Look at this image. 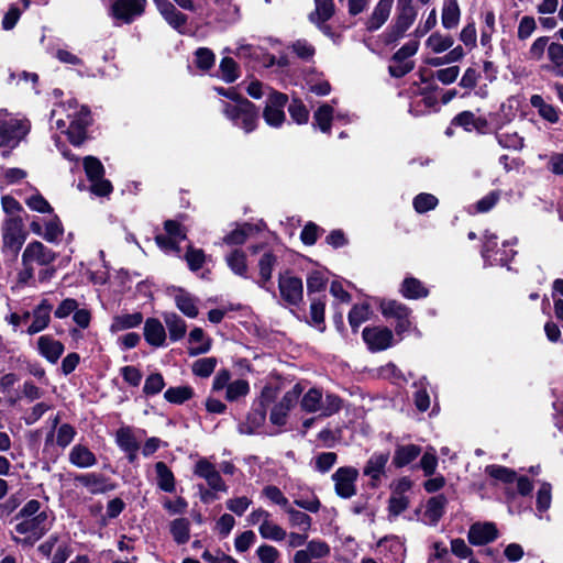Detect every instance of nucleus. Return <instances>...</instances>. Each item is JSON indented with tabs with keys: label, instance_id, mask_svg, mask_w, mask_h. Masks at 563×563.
I'll return each mask as SVG.
<instances>
[{
	"label": "nucleus",
	"instance_id": "obj_1",
	"mask_svg": "<svg viewBox=\"0 0 563 563\" xmlns=\"http://www.w3.org/2000/svg\"><path fill=\"white\" fill-rule=\"evenodd\" d=\"M51 122L57 130L66 133L74 145H80L86 139V129L90 123V112L87 107L76 100L56 104L51 112Z\"/></svg>",
	"mask_w": 563,
	"mask_h": 563
},
{
	"label": "nucleus",
	"instance_id": "obj_2",
	"mask_svg": "<svg viewBox=\"0 0 563 563\" xmlns=\"http://www.w3.org/2000/svg\"><path fill=\"white\" fill-rule=\"evenodd\" d=\"M222 102V113L234 126L242 129L246 134L254 132L260 123V108L245 98L239 104Z\"/></svg>",
	"mask_w": 563,
	"mask_h": 563
},
{
	"label": "nucleus",
	"instance_id": "obj_3",
	"mask_svg": "<svg viewBox=\"0 0 563 563\" xmlns=\"http://www.w3.org/2000/svg\"><path fill=\"white\" fill-rule=\"evenodd\" d=\"M52 527V519L47 512H40L33 518L19 519L12 532L16 543L33 545Z\"/></svg>",
	"mask_w": 563,
	"mask_h": 563
},
{
	"label": "nucleus",
	"instance_id": "obj_4",
	"mask_svg": "<svg viewBox=\"0 0 563 563\" xmlns=\"http://www.w3.org/2000/svg\"><path fill=\"white\" fill-rule=\"evenodd\" d=\"M30 131V123L25 119H20L0 110V143L3 146L14 148L26 136Z\"/></svg>",
	"mask_w": 563,
	"mask_h": 563
},
{
	"label": "nucleus",
	"instance_id": "obj_5",
	"mask_svg": "<svg viewBox=\"0 0 563 563\" xmlns=\"http://www.w3.org/2000/svg\"><path fill=\"white\" fill-rule=\"evenodd\" d=\"M30 230L35 235L48 243L60 242L64 235V227L58 216L51 213L48 217H33L30 221Z\"/></svg>",
	"mask_w": 563,
	"mask_h": 563
},
{
	"label": "nucleus",
	"instance_id": "obj_6",
	"mask_svg": "<svg viewBox=\"0 0 563 563\" xmlns=\"http://www.w3.org/2000/svg\"><path fill=\"white\" fill-rule=\"evenodd\" d=\"M84 169L90 181V191L93 195L104 197L111 194L112 185L103 177L104 167L97 157L86 156L84 158Z\"/></svg>",
	"mask_w": 563,
	"mask_h": 563
},
{
	"label": "nucleus",
	"instance_id": "obj_7",
	"mask_svg": "<svg viewBox=\"0 0 563 563\" xmlns=\"http://www.w3.org/2000/svg\"><path fill=\"white\" fill-rule=\"evenodd\" d=\"M278 289L282 299L289 306L298 307L303 301V283L291 271L285 269L278 274Z\"/></svg>",
	"mask_w": 563,
	"mask_h": 563
},
{
	"label": "nucleus",
	"instance_id": "obj_8",
	"mask_svg": "<svg viewBox=\"0 0 563 563\" xmlns=\"http://www.w3.org/2000/svg\"><path fill=\"white\" fill-rule=\"evenodd\" d=\"M289 98L286 93L272 89L263 110V119L272 128H280L286 121L285 107Z\"/></svg>",
	"mask_w": 563,
	"mask_h": 563
},
{
	"label": "nucleus",
	"instance_id": "obj_9",
	"mask_svg": "<svg viewBox=\"0 0 563 563\" xmlns=\"http://www.w3.org/2000/svg\"><path fill=\"white\" fill-rule=\"evenodd\" d=\"M362 338L372 353L386 351L395 344L393 331L385 325H368L362 331Z\"/></svg>",
	"mask_w": 563,
	"mask_h": 563
},
{
	"label": "nucleus",
	"instance_id": "obj_10",
	"mask_svg": "<svg viewBox=\"0 0 563 563\" xmlns=\"http://www.w3.org/2000/svg\"><path fill=\"white\" fill-rule=\"evenodd\" d=\"M26 240L23 221L20 217H9L2 227L3 247L16 254Z\"/></svg>",
	"mask_w": 563,
	"mask_h": 563
},
{
	"label": "nucleus",
	"instance_id": "obj_11",
	"mask_svg": "<svg viewBox=\"0 0 563 563\" xmlns=\"http://www.w3.org/2000/svg\"><path fill=\"white\" fill-rule=\"evenodd\" d=\"M358 478V470L353 466H341L332 474L335 494L343 499H349L356 494L355 483Z\"/></svg>",
	"mask_w": 563,
	"mask_h": 563
},
{
	"label": "nucleus",
	"instance_id": "obj_12",
	"mask_svg": "<svg viewBox=\"0 0 563 563\" xmlns=\"http://www.w3.org/2000/svg\"><path fill=\"white\" fill-rule=\"evenodd\" d=\"M56 258L55 252L45 246L40 241H33L29 243L21 257L22 266H31L34 268L35 265L48 266Z\"/></svg>",
	"mask_w": 563,
	"mask_h": 563
},
{
	"label": "nucleus",
	"instance_id": "obj_13",
	"mask_svg": "<svg viewBox=\"0 0 563 563\" xmlns=\"http://www.w3.org/2000/svg\"><path fill=\"white\" fill-rule=\"evenodd\" d=\"M194 475L206 479L208 486L214 492H228V486L216 468V465L206 457H201L196 462Z\"/></svg>",
	"mask_w": 563,
	"mask_h": 563
},
{
	"label": "nucleus",
	"instance_id": "obj_14",
	"mask_svg": "<svg viewBox=\"0 0 563 563\" xmlns=\"http://www.w3.org/2000/svg\"><path fill=\"white\" fill-rule=\"evenodd\" d=\"M267 228L266 223L261 220L257 223L243 222L236 224V228L222 238V242L229 246L243 245L250 236H253Z\"/></svg>",
	"mask_w": 563,
	"mask_h": 563
},
{
	"label": "nucleus",
	"instance_id": "obj_15",
	"mask_svg": "<svg viewBox=\"0 0 563 563\" xmlns=\"http://www.w3.org/2000/svg\"><path fill=\"white\" fill-rule=\"evenodd\" d=\"M389 460V452H374L363 467V475L371 478L369 486L377 488L382 476L386 473V464Z\"/></svg>",
	"mask_w": 563,
	"mask_h": 563
},
{
	"label": "nucleus",
	"instance_id": "obj_16",
	"mask_svg": "<svg viewBox=\"0 0 563 563\" xmlns=\"http://www.w3.org/2000/svg\"><path fill=\"white\" fill-rule=\"evenodd\" d=\"M498 538V529L494 522H475L471 525L467 540L472 545H486Z\"/></svg>",
	"mask_w": 563,
	"mask_h": 563
},
{
	"label": "nucleus",
	"instance_id": "obj_17",
	"mask_svg": "<svg viewBox=\"0 0 563 563\" xmlns=\"http://www.w3.org/2000/svg\"><path fill=\"white\" fill-rule=\"evenodd\" d=\"M52 305L48 300L43 299L31 312L32 323L26 330L30 335L36 334L45 330L51 321Z\"/></svg>",
	"mask_w": 563,
	"mask_h": 563
},
{
	"label": "nucleus",
	"instance_id": "obj_18",
	"mask_svg": "<svg viewBox=\"0 0 563 563\" xmlns=\"http://www.w3.org/2000/svg\"><path fill=\"white\" fill-rule=\"evenodd\" d=\"M140 11V0H117L111 8L112 16L120 23H130Z\"/></svg>",
	"mask_w": 563,
	"mask_h": 563
},
{
	"label": "nucleus",
	"instance_id": "obj_19",
	"mask_svg": "<svg viewBox=\"0 0 563 563\" xmlns=\"http://www.w3.org/2000/svg\"><path fill=\"white\" fill-rule=\"evenodd\" d=\"M310 299V313L309 319H306V322L319 330L321 333H323L327 329L325 324V301L327 296L325 294H322L318 296V298H309Z\"/></svg>",
	"mask_w": 563,
	"mask_h": 563
},
{
	"label": "nucleus",
	"instance_id": "obj_20",
	"mask_svg": "<svg viewBox=\"0 0 563 563\" xmlns=\"http://www.w3.org/2000/svg\"><path fill=\"white\" fill-rule=\"evenodd\" d=\"M37 351L46 361L55 364L64 353V345L51 335H41L37 339Z\"/></svg>",
	"mask_w": 563,
	"mask_h": 563
},
{
	"label": "nucleus",
	"instance_id": "obj_21",
	"mask_svg": "<svg viewBox=\"0 0 563 563\" xmlns=\"http://www.w3.org/2000/svg\"><path fill=\"white\" fill-rule=\"evenodd\" d=\"M267 409L253 401L252 408L246 416V421L240 426L239 431L247 435L254 434L265 423Z\"/></svg>",
	"mask_w": 563,
	"mask_h": 563
},
{
	"label": "nucleus",
	"instance_id": "obj_22",
	"mask_svg": "<svg viewBox=\"0 0 563 563\" xmlns=\"http://www.w3.org/2000/svg\"><path fill=\"white\" fill-rule=\"evenodd\" d=\"M76 429L69 423H62L56 431L51 430L45 438V449L56 443L62 449L67 448L76 435Z\"/></svg>",
	"mask_w": 563,
	"mask_h": 563
},
{
	"label": "nucleus",
	"instance_id": "obj_23",
	"mask_svg": "<svg viewBox=\"0 0 563 563\" xmlns=\"http://www.w3.org/2000/svg\"><path fill=\"white\" fill-rule=\"evenodd\" d=\"M143 336L150 345L159 347L165 344L166 331L158 319L148 318L143 327Z\"/></svg>",
	"mask_w": 563,
	"mask_h": 563
},
{
	"label": "nucleus",
	"instance_id": "obj_24",
	"mask_svg": "<svg viewBox=\"0 0 563 563\" xmlns=\"http://www.w3.org/2000/svg\"><path fill=\"white\" fill-rule=\"evenodd\" d=\"M399 292L406 299L418 300L427 298L430 291L420 279L408 276L400 284Z\"/></svg>",
	"mask_w": 563,
	"mask_h": 563
},
{
	"label": "nucleus",
	"instance_id": "obj_25",
	"mask_svg": "<svg viewBox=\"0 0 563 563\" xmlns=\"http://www.w3.org/2000/svg\"><path fill=\"white\" fill-rule=\"evenodd\" d=\"M278 263L277 256L273 253V251H267L263 253V255L258 260V273L260 279L256 282L258 287L269 290L267 288V284L272 279L273 271Z\"/></svg>",
	"mask_w": 563,
	"mask_h": 563
},
{
	"label": "nucleus",
	"instance_id": "obj_26",
	"mask_svg": "<svg viewBox=\"0 0 563 563\" xmlns=\"http://www.w3.org/2000/svg\"><path fill=\"white\" fill-rule=\"evenodd\" d=\"M421 451L422 449L418 444H398L391 463L396 468H402L412 463L421 454Z\"/></svg>",
	"mask_w": 563,
	"mask_h": 563
},
{
	"label": "nucleus",
	"instance_id": "obj_27",
	"mask_svg": "<svg viewBox=\"0 0 563 563\" xmlns=\"http://www.w3.org/2000/svg\"><path fill=\"white\" fill-rule=\"evenodd\" d=\"M379 310L385 319H395L396 322L404 317H410L412 312L408 306L395 299H383Z\"/></svg>",
	"mask_w": 563,
	"mask_h": 563
},
{
	"label": "nucleus",
	"instance_id": "obj_28",
	"mask_svg": "<svg viewBox=\"0 0 563 563\" xmlns=\"http://www.w3.org/2000/svg\"><path fill=\"white\" fill-rule=\"evenodd\" d=\"M314 10L308 14V20L314 25L328 22L335 13L333 0H314Z\"/></svg>",
	"mask_w": 563,
	"mask_h": 563
},
{
	"label": "nucleus",
	"instance_id": "obj_29",
	"mask_svg": "<svg viewBox=\"0 0 563 563\" xmlns=\"http://www.w3.org/2000/svg\"><path fill=\"white\" fill-rule=\"evenodd\" d=\"M448 498L443 494H438L428 499L424 516L430 523L437 525L445 514Z\"/></svg>",
	"mask_w": 563,
	"mask_h": 563
},
{
	"label": "nucleus",
	"instance_id": "obj_30",
	"mask_svg": "<svg viewBox=\"0 0 563 563\" xmlns=\"http://www.w3.org/2000/svg\"><path fill=\"white\" fill-rule=\"evenodd\" d=\"M225 262L231 272L242 278H249L247 257L243 250L234 249L227 256Z\"/></svg>",
	"mask_w": 563,
	"mask_h": 563
},
{
	"label": "nucleus",
	"instance_id": "obj_31",
	"mask_svg": "<svg viewBox=\"0 0 563 563\" xmlns=\"http://www.w3.org/2000/svg\"><path fill=\"white\" fill-rule=\"evenodd\" d=\"M334 109L329 103H323L313 112L312 126L324 134H331Z\"/></svg>",
	"mask_w": 563,
	"mask_h": 563
},
{
	"label": "nucleus",
	"instance_id": "obj_32",
	"mask_svg": "<svg viewBox=\"0 0 563 563\" xmlns=\"http://www.w3.org/2000/svg\"><path fill=\"white\" fill-rule=\"evenodd\" d=\"M69 462L79 468H88L97 463V459L87 446L76 444L69 452Z\"/></svg>",
	"mask_w": 563,
	"mask_h": 563
},
{
	"label": "nucleus",
	"instance_id": "obj_33",
	"mask_svg": "<svg viewBox=\"0 0 563 563\" xmlns=\"http://www.w3.org/2000/svg\"><path fill=\"white\" fill-rule=\"evenodd\" d=\"M157 487L165 493H174L176 479L172 470L163 461L155 463Z\"/></svg>",
	"mask_w": 563,
	"mask_h": 563
},
{
	"label": "nucleus",
	"instance_id": "obj_34",
	"mask_svg": "<svg viewBox=\"0 0 563 563\" xmlns=\"http://www.w3.org/2000/svg\"><path fill=\"white\" fill-rule=\"evenodd\" d=\"M530 104L538 110L539 115L549 123L555 124L560 120V110L550 103H547L542 96L532 95Z\"/></svg>",
	"mask_w": 563,
	"mask_h": 563
},
{
	"label": "nucleus",
	"instance_id": "obj_35",
	"mask_svg": "<svg viewBox=\"0 0 563 563\" xmlns=\"http://www.w3.org/2000/svg\"><path fill=\"white\" fill-rule=\"evenodd\" d=\"M176 307L188 318H196L199 313L197 298L183 288L175 296Z\"/></svg>",
	"mask_w": 563,
	"mask_h": 563
},
{
	"label": "nucleus",
	"instance_id": "obj_36",
	"mask_svg": "<svg viewBox=\"0 0 563 563\" xmlns=\"http://www.w3.org/2000/svg\"><path fill=\"white\" fill-rule=\"evenodd\" d=\"M117 442L126 453L129 460L133 462L137 456V442L129 428H121L117 432Z\"/></svg>",
	"mask_w": 563,
	"mask_h": 563
},
{
	"label": "nucleus",
	"instance_id": "obj_37",
	"mask_svg": "<svg viewBox=\"0 0 563 563\" xmlns=\"http://www.w3.org/2000/svg\"><path fill=\"white\" fill-rule=\"evenodd\" d=\"M166 327L168 329L169 339L173 342L181 340L187 331V324L177 313H166L164 317Z\"/></svg>",
	"mask_w": 563,
	"mask_h": 563
},
{
	"label": "nucleus",
	"instance_id": "obj_38",
	"mask_svg": "<svg viewBox=\"0 0 563 563\" xmlns=\"http://www.w3.org/2000/svg\"><path fill=\"white\" fill-rule=\"evenodd\" d=\"M371 306L368 302L355 303L351 308L347 320L354 333L358 331L360 325L369 319Z\"/></svg>",
	"mask_w": 563,
	"mask_h": 563
},
{
	"label": "nucleus",
	"instance_id": "obj_39",
	"mask_svg": "<svg viewBox=\"0 0 563 563\" xmlns=\"http://www.w3.org/2000/svg\"><path fill=\"white\" fill-rule=\"evenodd\" d=\"M461 10L457 0H444L442 8V25L451 30L457 26L460 22Z\"/></svg>",
	"mask_w": 563,
	"mask_h": 563
},
{
	"label": "nucleus",
	"instance_id": "obj_40",
	"mask_svg": "<svg viewBox=\"0 0 563 563\" xmlns=\"http://www.w3.org/2000/svg\"><path fill=\"white\" fill-rule=\"evenodd\" d=\"M416 16L417 11L412 3L397 2V14L393 23L408 31L413 24Z\"/></svg>",
	"mask_w": 563,
	"mask_h": 563
},
{
	"label": "nucleus",
	"instance_id": "obj_41",
	"mask_svg": "<svg viewBox=\"0 0 563 563\" xmlns=\"http://www.w3.org/2000/svg\"><path fill=\"white\" fill-rule=\"evenodd\" d=\"M194 65L198 70L208 73L216 65V54L209 47H198L194 52Z\"/></svg>",
	"mask_w": 563,
	"mask_h": 563
},
{
	"label": "nucleus",
	"instance_id": "obj_42",
	"mask_svg": "<svg viewBox=\"0 0 563 563\" xmlns=\"http://www.w3.org/2000/svg\"><path fill=\"white\" fill-rule=\"evenodd\" d=\"M194 396L195 390L189 385L169 387L164 393L165 400L174 405H183L190 400Z\"/></svg>",
	"mask_w": 563,
	"mask_h": 563
},
{
	"label": "nucleus",
	"instance_id": "obj_43",
	"mask_svg": "<svg viewBox=\"0 0 563 563\" xmlns=\"http://www.w3.org/2000/svg\"><path fill=\"white\" fill-rule=\"evenodd\" d=\"M170 534L174 541L181 545L186 544L190 538V523L187 518H177L170 522Z\"/></svg>",
	"mask_w": 563,
	"mask_h": 563
},
{
	"label": "nucleus",
	"instance_id": "obj_44",
	"mask_svg": "<svg viewBox=\"0 0 563 563\" xmlns=\"http://www.w3.org/2000/svg\"><path fill=\"white\" fill-rule=\"evenodd\" d=\"M219 77L227 84L236 81L241 75L239 64L229 56H224L219 65Z\"/></svg>",
	"mask_w": 563,
	"mask_h": 563
},
{
	"label": "nucleus",
	"instance_id": "obj_45",
	"mask_svg": "<svg viewBox=\"0 0 563 563\" xmlns=\"http://www.w3.org/2000/svg\"><path fill=\"white\" fill-rule=\"evenodd\" d=\"M288 113L291 120L299 125L306 124L309 121V110L299 97H292L290 102L287 103Z\"/></svg>",
	"mask_w": 563,
	"mask_h": 563
},
{
	"label": "nucleus",
	"instance_id": "obj_46",
	"mask_svg": "<svg viewBox=\"0 0 563 563\" xmlns=\"http://www.w3.org/2000/svg\"><path fill=\"white\" fill-rule=\"evenodd\" d=\"M390 10L391 8L378 2L366 22V30L368 32H375L380 29L388 20Z\"/></svg>",
	"mask_w": 563,
	"mask_h": 563
},
{
	"label": "nucleus",
	"instance_id": "obj_47",
	"mask_svg": "<svg viewBox=\"0 0 563 563\" xmlns=\"http://www.w3.org/2000/svg\"><path fill=\"white\" fill-rule=\"evenodd\" d=\"M328 285V277L320 271H312L307 276V294L309 298H318L316 294H324Z\"/></svg>",
	"mask_w": 563,
	"mask_h": 563
},
{
	"label": "nucleus",
	"instance_id": "obj_48",
	"mask_svg": "<svg viewBox=\"0 0 563 563\" xmlns=\"http://www.w3.org/2000/svg\"><path fill=\"white\" fill-rule=\"evenodd\" d=\"M322 390L317 387L310 388L301 398L300 407L305 412H317L321 410Z\"/></svg>",
	"mask_w": 563,
	"mask_h": 563
},
{
	"label": "nucleus",
	"instance_id": "obj_49",
	"mask_svg": "<svg viewBox=\"0 0 563 563\" xmlns=\"http://www.w3.org/2000/svg\"><path fill=\"white\" fill-rule=\"evenodd\" d=\"M141 324V313H125L115 316L110 325V331L117 333L128 329H132Z\"/></svg>",
	"mask_w": 563,
	"mask_h": 563
},
{
	"label": "nucleus",
	"instance_id": "obj_50",
	"mask_svg": "<svg viewBox=\"0 0 563 563\" xmlns=\"http://www.w3.org/2000/svg\"><path fill=\"white\" fill-rule=\"evenodd\" d=\"M485 473L489 477H492L496 481H499L504 484H511L517 478L516 471L512 468H509L507 466H504V465H497V464L487 465L485 468Z\"/></svg>",
	"mask_w": 563,
	"mask_h": 563
},
{
	"label": "nucleus",
	"instance_id": "obj_51",
	"mask_svg": "<svg viewBox=\"0 0 563 563\" xmlns=\"http://www.w3.org/2000/svg\"><path fill=\"white\" fill-rule=\"evenodd\" d=\"M77 481L91 494L104 493L108 489V484L101 475L93 473L85 474L78 476Z\"/></svg>",
	"mask_w": 563,
	"mask_h": 563
},
{
	"label": "nucleus",
	"instance_id": "obj_52",
	"mask_svg": "<svg viewBox=\"0 0 563 563\" xmlns=\"http://www.w3.org/2000/svg\"><path fill=\"white\" fill-rule=\"evenodd\" d=\"M184 258L191 272H198L206 263V253L202 249H196L190 242L186 247Z\"/></svg>",
	"mask_w": 563,
	"mask_h": 563
},
{
	"label": "nucleus",
	"instance_id": "obj_53",
	"mask_svg": "<svg viewBox=\"0 0 563 563\" xmlns=\"http://www.w3.org/2000/svg\"><path fill=\"white\" fill-rule=\"evenodd\" d=\"M411 87H417V91H413V95L422 97V100L420 102L423 104L424 108L434 109V111H439V108H437L438 99L433 95L439 89L438 85L420 87L419 82L415 81L411 85Z\"/></svg>",
	"mask_w": 563,
	"mask_h": 563
},
{
	"label": "nucleus",
	"instance_id": "obj_54",
	"mask_svg": "<svg viewBox=\"0 0 563 563\" xmlns=\"http://www.w3.org/2000/svg\"><path fill=\"white\" fill-rule=\"evenodd\" d=\"M465 55V52L461 45L452 48L446 55L441 57H428L424 59V64L439 67L445 64H451L461 60Z\"/></svg>",
	"mask_w": 563,
	"mask_h": 563
},
{
	"label": "nucleus",
	"instance_id": "obj_55",
	"mask_svg": "<svg viewBox=\"0 0 563 563\" xmlns=\"http://www.w3.org/2000/svg\"><path fill=\"white\" fill-rule=\"evenodd\" d=\"M454 40L451 35L443 36L439 32L432 33L426 41L427 47L431 48L433 53L440 54L452 47Z\"/></svg>",
	"mask_w": 563,
	"mask_h": 563
},
{
	"label": "nucleus",
	"instance_id": "obj_56",
	"mask_svg": "<svg viewBox=\"0 0 563 563\" xmlns=\"http://www.w3.org/2000/svg\"><path fill=\"white\" fill-rule=\"evenodd\" d=\"M438 203V198L434 195L428 192H421L417 195L412 201L413 209L418 213H426L428 211H431L435 209Z\"/></svg>",
	"mask_w": 563,
	"mask_h": 563
},
{
	"label": "nucleus",
	"instance_id": "obj_57",
	"mask_svg": "<svg viewBox=\"0 0 563 563\" xmlns=\"http://www.w3.org/2000/svg\"><path fill=\"white\" fill-rule=\"evenodd\" d=\"M250 393V384L246 379H236L228 385L225 399L228 401H236L241 397H245Z\"/></svg>",
	"mask_w": 563,
	"mask_h": 563
},
{
	"label": "nucleus",
	"instance_id": "obj_58",
	"mask_svg": "<svg viewBox=\"0 0 563 563\" xmlns=\"http://www.w3.org/2000/svg\"><path fill=\"white\" fill-rule=\"evenodd\" d=\"M343 407V399L332 393H327L321 404L322 417H331L338 413Z\"/></svg>",
	"mask_w": 563,
	"mask_h": 563
},
{
	"label": "nucleus",
	"instance_id": "obj_59",
	"mask_svg": "<svg viewBox=\"0 0 563 563\" xmlns=\"http://www.w3.org/2000/svg\"><path fill=\"white\" fill-rule=\"evenodd\" d=\"M285 512L288 514L289 521H290L291 526L299 527L305 532L310 530L311 523H312V519H311V517L308 514H306L303 511H300V510H297V509L292 508L291 506H288L286 508Z\"/></svg>",
	"mask_w": 563,
	"mask_h": 563
},
{
	"label": "nucleus",
	"instance_id": "obj_60",
	"mask_svg": "<svg viewBox=\"0 0 563 563\" xmlns=\"http://www.w3.org/2000/svg\"><path fill=\"white\" fill-rule=\"evenodd\" d=\"M216 366L217 358L213 356L199 358L192 364V373L198 377L207 378L214 372Z\"/></svg>",
	"mask_w": 563,
	"mask_h": 563
},
{
	"label": "nucleus",
	"instance_id": "obj_61",
	"mask_svg": "<svg viewBox=\"0 0 563 563\" xmlns=\"http://www.w3.org/2000/svg\"><path fill=\"white\" fill-rule=\"evenodd\" d=\"M552 501V486L548 482H543L538 492H537V500H536V507L539 512H545Z\"/></svg>",
	"mask_w": 563,
	"mask_h": 563
},
{
	"label": "nucleus",
	"instance_id": "obj_62",
	"mask_svg": "<svg viewBox=\"0 0 563 563\" xmlns=\"http://www.w3.org/2000/svg\"><path fill=\"white\" fill-rule=\"evenodd\" d=\"M324 232V229L319 227L317 223L309 221L305 224L300 232V241L308 246L314 245L319 239V235Z\"/></svg>",
	"mask_w": 563,
	"mask_h": 563
},
{
	"label": "nucleus",
	"instance_id": "obj_63",
	"mask_svg": "<svg viewBox=\"0 0 563 563\" xmlns=\"http://www.w3.org/2000/svg\"><path fill=\"white\" fill-rule=\"evenodd\" d=\"M258 531L262 538L273 541H283L286 538V531L280 526L267 520H264Z\"/></svg>",
	"mask_w": 563,
	"mask_h": 563
},
{
	"label": "nucleus",
	"instance_id": "obj_64",
	"mask_svg": "<svg viewBox=\"0 0 563 563\" xmlns=\"http://www.w3.org/2000/svg\"><path fill=\"white\" fill-rule=\"evenodd\" d=\"M25 205L33 211L40 212V213H53V208L48 203V201L38 192L32 194L31 196L25 198Z\"/></svg>",
	"mask_w": 563,
	"mask_h": 563
}]
</instances>
